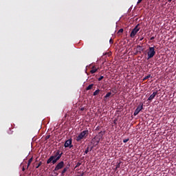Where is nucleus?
<instances>
[{
	"label": "nucleus",
	"mask_w": 176,
	"mask_h": 176,
	"mask_svg": "<svg viewBox=\"0 0 176 176\" xmlns=\"http://www.w3.org/2000/svg\"><path fill=\"white\" fill-rule=\"evenodd\" d=\"M63 156V152H60V150H57L54 152V155L50 156V158L47 160V164H56L58 162L59 159H61Z\"/></svg>",
	"instance_id": "nucleus-1"
},
{
	"label": "nucleus",
	"mask_w": 176,
	"mask_h": 176,
	"mask_svg": "<svg viewBox=\"0 0 176 176\" xmlns=\"http://www.w3.org/2000/svg\"><path fill=\"white\" fill-rule=\"evenodd\" d=\"M104 134H105V132H103V131L99 132L98 134L96 135L91 140V143L94 144V145H98V144H100V141L102 140V137H104Z\"/></svg>",
	"instance_id": "nucleus-2"
},
{
	"label": "nucleus",
	"mask_w": 176,
	"mask_h": 176,
	"mask_svg": "<svg viewBox=\"0 0 176 176\" xmlns=\"http://www.w3.org/2000/svg\"><path fill=\"white\" fill-rule=\"evenodd\" d=\"M89 135V130L82 131L78 136L76 138L77 142H80L82 140L86 138Z\"/></svg>",
	"instance_id": "nucleus-3"
},
{
	"label": "nucleus",
	"mask_w": 176,
	"mask_h": 176,
	"mask_svg": "<svg viewBox=\"0 0 176 176\" xmlns=\"http://www.w3.org/2000/svg\"><path fill=\"white\" fill-rule=\"evenodd\" d=\"M155 54H156V51L155 50V46L154 47H149L147 50V60H149L155 56Z\"/></svg>",
	"instance_id": "nucleus-4"
},
{
	"label": "nucleus",
	"mask_w": 176,
	"mask_h": 176,
	"mask_svg": "<svg viewBox=\"0 0 176 176\" xmlns=\"http://www.w3.org/2000/svg\"><path fill=\"white\" fill-rule=\"evenodd\" d=\"M140 30H141V28H140V24H138L131 31L130 36L131 38H134V36H135V35H137V33L138 32V31H140Z\"/></svg>",
	"instance_id": "nucleus-5"
},
{
	"label": "nucleus",
	"mask_w": 176,
	"mask_h": 176,
	"mask_svg": "<svg viewBox=\"0 0 176 176\" xmlns=\"http://www.w3.org/2000/svg\"><path fill=\"white\" fill-rule=\"evenodd\" d=\"M142 109H144V104L140 103V105L138 106V107L136 108V109L135 110V111L133 113L134 116H137V115H138L140 113V112H141V111H142Z\"/></svg>",
	"instance_id": "nucleus-6"
},
{
	"label": "nucleus",
	"mask_w": 176,
	"mask_h": 176,
	"mask_svg": "<svg viewBox=\"0 0 176 176\" xmlns=\"http://www.w3.org/2000/svg\"><path fill=\"white\" fill-rule=\"evenodd\" d=\"M65 148H73L74 145H72V138H70L65 142L64 144Z\"/></svg>",
	"instance_id": "nucleus-7"
},
{
	"label": "nucleus",
	"mask_w": 176,
	"mask_h": 176,
	"mask_svg": "<svg viewBox=\"0 0 176 176\" xmlns=\"http://www.w3.org/2000/svg\"><path fill=\"white\" fill-rule=\"evenodd\" d=\"M64 167V162L63 161L60 162L56 166L54 171H58V170H61Z\"/></svg>",
	"instance_id": "nucleus-8"
},
{
	"label": "nucleus",
	"mask_w": 176,
	"mask_h": 176,
	"mask_svg": "<svg viewBox=\"0 0 176 176\" xmlns=\"http://www.w3.org/2000/svg\"><path fill=\"white\" fill-rule=\"evenodd\" d=\"M156 96H157V91L153 92L147 99V101H152V100H153V98H155Z\"/></svg>",
	"instance_id": "nucleus-9"
},
{
	"label": "nucleus",
	"mask_w": 176,
	"mask_h": 176,
	"mask_svg": "<svg viewBox=\"0 0 176 176\" xmlns=\"http://www.w3.org/2000/svg\"><path fill=\"white\" fill-rule=\"evenodd\" d=\"M69 169V165H67L63 170L61 172V175L64 176L65 173H67V171H68V170Z\"/></svg>",
	"instance_id": "nucleus-10"
},
{
	"label": "nucleus",
	"mask_w": 176,
	"mask_h": 176,
	"mask_svg": "<svg viewBox=\"0 0 176 176\" xmlns=\"http://www.w3.org/2000/svg\"><path fill=\"white\" fill-rule=\"evenodd\" d=\"M98 69H97V67H96V66H93L91 69L90 70V74H96V72H97Z\"/></svg>",
	"instance_id": "nucleus-11"
},
{
	"label": "nucleus",
	"mask_w": 176,
	"mask_h": 176,
	"mask_svg": "<svg viewBox=\"0 0 176 176\" xmlns=\"http://www.w3.org/2000/svg\"><path fill=\"white\" fill-rule=\"evenodd\" d=\"M32 160H33V158H32V157H31V158L28 160L27 168H28V167H30V166H31V163H32Z\"/></svg>",
	"instance_id": "nucleus-12"
},
{
	"label": "nucleus",
	"mask_w": 176,
	"mask_h": 176,
	"mask_svg": "<svg viewBox=\"0 0 176 176\" xmlns=\"http://www.w3.org/2000/svg\"><path fill=\"white\" fill-rule=\"evenodd\" d=\"M93 150V147H91L90 150H89V147L87 148V149L85 151L84 155H87L89 153V151H91Z\"/></svg>",
	"instance_id": "nucleus-13"
},
{
	"label": "nucleus",
	"mask_w": 176,
	"mask_h": 176,
	"mask_svg": "<svg viewBox=\"0 0 176 176\" xmlns=\"http://www.w3.org/2000/svg\"><path fill=\"white\" fill-rule=\"evenodd\" d=\"M93 86H94V84L89 85L87 88L86 90H91L93 89Z\"/></svg>",
	"instance_id": "nucleus-14"
},
{
	"label": "nucleus",
	"mask_w": 176,
	"mask_h": 176,
	"mask_svg": "<svg viewBox=\"0 0 176 176\" xmlns=\"http://www.w3.org/2000/svg\"><path fill=\"white\" fill-rule=\"evenodd\" d=\"M100 94V89H97L94 92V96H98Z\"/></svg>",
	"instance_id": "nucleus-15"
},
{
	"label": "nucleus",
	"mask_w": 176,
	"mask_h": 176,
	"mask_svg": "<svg viewBox=\"0 0 176 176\" xmlns=\"http://www.w3.org/2000/svg\"><path fill=\"white\" fill-rule=\"evenodd\" d=\"M122 164L121 162H120L119 163H118L116 165V170H118V168H120V164Z\"/></svg>",
	"instance_id": "nucleus-16"
},
{
	"label": "nucleus",
	"mask_w": 176,
	"mask_h": 176,
	"mask_svg": "<svg viewBox=\"0 0 176 176\" xmlns=\"http://www.w3.org/2000/svg\"><path fill=\"white\" fill-rule=\"evenodd\" d=\"M123 28L120 29L118 32V35H122V34H123Z\"/></svg>",
	"instance_id": "nucleus-17"
},
{
	"label": "nucleus",
	"mask_w": 176,
	"mask_h": 176,
	"mask_svg": "<svg viewBox=\"0 0 176 176\" xmlns=\"http://www.w3.org/2000/svg\"><path fill=\"white\" fill-rule=\"evenodd\" d=\"M111 92H108L106 96H104V98H108L109 97H111Z\"/></svg>",
	"instance_id": "nucleus-18"
},
{
	"label": "nucleus",
	"mask_w": 176,
	"mask_h": 176,
	"mask_svg": "<svg viewBox=\"0 0 176 176\" xmlns=\"http://www.w3.org/2000/svg\"><path fill=\"white\" fill-rule=\"evenodd\" d=\"M80 166H82V163L81 162H78L76 165V166L74 167V168H78V167H79Z\"/></svg>",
	"instance_id": "nucleus-19"
},
{
	"label": "nucleus",
	"mask_w": 176,
	"mask_h": 176,
	"mask_svg": "<svg viewBox=\"0 0 176 176\" xmlns=\"http://www.w3.org/2000/svg\"><path fill=\"white\" fill-rule=\"evenodd\" d=\"M149 78H151V74H148V76H145L143 78V80H146V79H149Z\"/></svg>",
	"instance_id": "nucleus-20"
},
{
	"label": "nucleus",
	"mask_w": 176,
	"mask_h": 176,
	"mask_svg": "<svg viewBox=\"0 0 176 176\" xmlns=\"http://www.w3.org/2000/svg\"><path fill=\"white\" fill-rule=\"evenodd\" d=\"M41 166H42V162H38V164L36 166V168H39V167H41Z\"/></svg>",
	"instance_id": "nucleus-21"
},
{
	"label": "nucleus",
	"mask_w": 176,
	"mask_h": 176,
	"mask_svg": "<svg viewBox=\"0 0 176 176\" xmlns=\"http://www.w3.org/2000/svg\"><path fill=\"white\" fill-rule=\"evenodd\" d=\"M129 141H130V138H126V139L123 140V142L124 144H126V142H129Z\"/></svg>",
	"instance_id": "nucleus-22"
},
{
	"label": "nucleus",
	"mask_w": 176,
	"mask_h": 176,
	"mask_svg": "<svg viewBox=\"0 0 176 176\" xmlns=\"http://www.w3.org/2000/svg\"><path fill=\"white\" fill-rule=\"evenodd\" d=\"M102 79H104V76H101L98 79V82H100V80H102Z\"/></svg>",
	"instance_id": "nucleus-23"
},
{
	"label": "nucleus",
	"mask_w": 176,
	"mask_h": 176,
	"mask_svg": "<svg viewBox=\"0 0 176 176\" xmlns=\"http://www.w3.org/2000/svg\"><path fill=\"white\" fill-rule=\"evenodd\" d=\"M85 175V172H82L80 175H77L76 176H84Z\"/></svg>",
	"instance_id": "nucleus-24"
},
{
	"label": "nucleus",
	"mask_w": 176,
	"mask_h": 176,
	"mask_svg": "<svg viewBox=\"0 0 176 176\" xmlns=\"http://www.w3.org/2000/svg\"><path fill=\"white\" fill-rule=\"evenodd\" d=\"M113 124H118V120L115 119V120H113Z\"/></svg>",
	"instance_id": "nucleus-25"
},
{
	"label": "nucleus",
	"mask_w": 176,
	"mask_h": 176,
	"mask_svg": "<svg viewBox=\"0 0 176 176\" xmlns=\"http://www.w3.org/2000/svg\"><path fill=\"white\" fill-rule=\"evenodd\" d=\"M109 43H110L111 45H112V43H113V40L112 38H111V39L109 40Z\"/></svg>",
	"instance_id": "nucleus-26"
},
{
	"label": "nucleus",
	"mask_w": 176,
	"mask_h": 176,
	"mask_svg": "<svg viewBox=\"0 0 176 176\" xmlns=\"http://www.w3.org/2000/svg\"><path fill=\"white\" fill-rule=\"evenodd\" d=\"M141 2H142V0H138L137 4L138 5V4L141 3Z\"/></svg>",
	"instance_id": "nucleus-27"
},
{
	"label": "nucleus",
	"mask_w": 176,
	"mask_h": 176,
	"mask_svg": "<svg viewBox=\"0 0 176 176\" xmlns=\"http://www.w3.org/2000/svg\"><path fill=\"white\" fill-rule=\"evenodd\" d=\"M153 39H155V36H152L150 38V41H153Z\"/></svg>",
	"instance_id": "nucleus-28"
},
{
	"label": "nucleus",
	"mask_w": 176,
	"mask_h": 176,
	"mask_svg": "<svg viewBox=\"0 0 176 176\" xmlns=\"http://www.w3.org/2000/svg\"><path fill=\"white\" fill-rule=\"evenodd\" d=\"M80 111H85V107H80Z\"/></svg>",
	"instance_id": "nucleus-29"
},
{
	"label": "nucleus",
	"mask_w": 176,
	"mask_h": 176,
	"mask_svg": "<svg viewBox=\"0 0 176 176\" xmlns=\"http://www.w3.org/2000/svg\"><path fill=\"white\" fill-rule=\"evenodd\" d=\"M22 171H25V168H24V166L22 168Z\"/></svg>",
	"instance_id": "nucleus-30"
},
{
	"label": "nucleus",
	"mask_w": 176,
	"mask_h": 176,
	"mask_svg": "<svg viewBox=\"0 0 176 176\" xmlns=\"http://www.w3.org/2000/svg\"><path fill=\"white\" fill-rule=\"evenodd\" d=\"M50 137V136H49V135L46 136V139H47V140L49 139Z\"/></svg>",
	"instance_id": "nucleus-31"
},
{
	"label": "nucleus",
	"mask_w": 176,
	"mask_h": 176,
	"mask_svg": "<svg viewBox=\"0 0 176 176\" xmlns=\"http://www.w3.org/2000/svg\"><path fill=\"white\" fill-rule=\"evenodd\" d=\"M171 1H173V0H168V2H171Z\"/></svg>",
	"instance_id": "nucleus-32"
},
{
	"label": "nucleus",
	"mask_w": 176,
	"mask_h": 176,
	"mask_svg": "<svg viewBox=\"0 0 176 176\" xmlns=\"http://www.w3.org/2000/svg\"><path fill=\"white\" fill-rule=\"evenodd\" d=\"M78 174H80V172H78Z\"/></svg>",
	"instance_id": "nucleus-33"
},
{
	"label": "nucleus",
	"mask_w": 176,
	"mask_h": 176,
	"mask_svg": "<svg viewBox=\"0 0 176 176\" xmlns=\"http://www.w3.org/2000/svg\"><path fill=\"white\" fill-rule=\"evenodd\" d=\"M96 130H98V127L96 128Z\"/></svg>",
	"instance_id": "nucleus-34"
},
{
	"label": "nucleus",
	"mask_w": 176,
	"mask_h": 176,
	"mask_svg": "<svg viewBox=\"0 0 176 176\" xmlns=\"http://www.w3.org/2000/svg\"><path fill=\"white\" fill-rule=\"evenodd\" d=\"M140 41H142V38H141Z\"/></svg>",
	"instance_id": "nucleus-35"
}]
</instances>
